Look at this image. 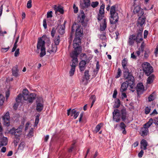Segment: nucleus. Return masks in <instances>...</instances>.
Wrapping results in <instances>:
<instances>
[{
    "label": "nucleus",
    "instance_id": "64",
    "mask_svg": "<svg viewBox=\"0 0 158 158\" xmlns=\"http://www.w3.org/2000/svg\"><path fill=\"white\" fill-rule=\"evenodd\" d=\"M153 123L156 125H158V117L155 118L153 119Z\"/></svg>",
    "mask_w": 158,
    "mask_h": 158
},
{
    "label": "nucleus",
    "instance_id": "57",
    "mask_svg": "<svg viewBox=\"0 0 158 158\" xmlns=\"http://www.w3.org/2000/svg\"><path fill=\"white\" fill-rule=\"evenodd\" d=\"M20 140L19 137H18L16 135L15 136V138L14 139V141L16 143H17L19 142Z\"/></svg>",
    "mask_w": 158,
    "mask_h": 158
},
{
    "label": "nucleus",
    "instance_id": "12",
    "mask_svg": "<svg viewBox=\"0 0 158 158\" xmlns=\"http://www.w3.org/2000/svg\"><path fill=\"white\" fill-rule=\"evenodd\" d=\"M83 34V29L81 26H78L77 28L75 33V36L81 37Z\"/></svg>",
    "mask_w": 158,
    "mask_h": 158
},
{
    "label": "nucleus",
    "instance_id": "19",
    "mask_svg": "<svg viewBox=\"0 0 158 158\" xmlns=\"http://www.w3.org/2000/svg\"><path fill=\"white\" fill-rule=\"evenodd\" d=\"M22 97L23 99V100H27L28 99V97H29V91L28 90L26 89H24L22 92Z\"/></svg>",
    "mask_w": 158,
    "mask_h": 158
},
{
    "label": "nucleus",
    "instance_id": "23",
    "mask_svg": "<svg viewBox=\"0 0 158 158\" xmlns=\"http://www.w3.org/2000/svg\"><path fill=\"white\" fill-rule=\"evenodd\" d=\"M146 19L145 18H141L139 17V18L138 20V23L141 27L140 28L143 27V25L145 23Z\"/></svg>",
    "mask_w": 158,
    "mask_h": 158
},
{
    "label": "nucleus",
    "instance_id": "50",
    "mask_svg": "<svg viewBox=\"0 0 158 158\" xmlns=\"http://www.w3.org/2000/svg\"><path fill=\"white\" fill-rule=\"evenodd\" d=\"M121 73V71L119 68H118V70L117 74L115 76V78H117L119 77L120 76Z\"/></svg>",
    "mask_w": 158,
    "mask_h": 158
},
{
    "label": "nucleus",
    "instance_id": "56",
    "mask_svg": "<svg viewBox=\"0 0 158 158\" xmlns=\"http://www.w3.org/2000/svg\"><path fill=\"white\" fill-rule=\"evenodd\" d=\"M154 99V97L152 94L150 95L148 97V101L151 102Z\"/></svg>",
    "mask_w": 158,
    "mask_h": 158
},
{
    "label": "nucleus",
    "instance_id": "43",
    "mask_svg": "<svg viewBox=\"0 0 158 158\" xmlns=\"http://www.w3.org/2000/svg\"><path fill=\"white\" fill-rule=\"evenodd\" d=\"M25 147V143L24 142H22L19 145V149L20 150H23Z\"/></svg>",
    "mask_w": 158,
    "mask_h": 158
},
{
    "label": "nucleus",
    "instance_id": "7",
    "mask_svg": "<svg viewBox=\"0 0 158 158\" xmlns=\"http://www.w3.org/2000/svg\"><path fill=\"white\" fill-rule=\"evenodd\" d=\"M2 119L3 121L4 125L7 127H8L10 125V117L9 114L8 112H6L4 116L2 117Z\"/></svg>",
    "mask_w": 158,
    "mask_h": 158
},
{
    "label": "nucleus",
    "instance_id": "27",
    "mask_svg": "<svg viewBox=\"0 0 158 158\" xmlns=\"http://www.w3.org/2000/svg\"><path fill=\"white\" fill-rule=\"evenodd\" d=\"M18 66L17 65L13 67L12 69V74L15 77H17L18 76Z\"/></svg>",
    "mask_w": 158,
    "mask_h": 158
},
{
    "label": "nucleus",
    "instance_id": "63",
    "mask_svg": "<svg viewBox=\"0 0 158 158\" xmlns=\"http://www.w3.org/2000/svg\"><path fill=\"white\" fill-rule=\"evenodd\" d=\"M137 14H138V15L139 16H141L143 15V10L141 9L138 12Z\"/></svg>",
    "mask_w": 158,
    "mask_h": 158
},
{
    "label": "nucleus",
    "instance_id": "4",
    "mask_svg": "<svg viewBox=\"0 0 158 158\" xmlns=\"http://www.w3.org/2000/svg\"><path fill=\"white\" fill-rule=\"evenodd\" d=\"M123 77L124 78L127 79L128 82L131 81H134V77L132 75V74L130 73L129 70L128 69H127L123 70Z\"/></svg>",
    "mask_w": 158,
    "mask_h": 158
},
{
    "label": "nucleus",
    "instance_id": "11",
    "mask_svg": "<svg viewBox=\"0 0 158 158\" xmlns=\"http://www.w3.org/2000/svg\"><path fill=\"white\" fill-rule=\"evenodd\" d=\"M136 90L138 94H141L143 93L144 91V87L142 83H139L137 85Z\"/></svg>",
    "mask_w": 158,
    "mask_h": 158
},
{
    "label": "nucleus",
    "instance_id": "36",
    "mask_svg": "<svg viewBox=\"0 0 158 158\" xmlns=\"http://www.w3.org/2000/svg\"><path fill=\"white\" fill-rule=\"evenodd\" d=\"M89 99L91 101H92V103L90 107L91 108L96 101V98L95 96L94 95H92L90 98Z\"/></svg>",
    "mask_w": 158,
    "mask_h": 158
},
{
    "label": "nucleus",
    "instance_id": "38",
    "mask_svg": "<svg viewBox=\"0 0 158 158\" xmlns=\"http://www.w3.org/2000/svg\"><path fill=\"white\" fill-rule=\"evenodd\" d=\"M135 84H134V81H131L129 82V85L130 87L131 90H132L133 91H134V87L135 86Z\"/></svg>",
    "mask_w": 158,
    "mask_h": 158
},
{
    "label": "nucleus",
    "instance_id": "59",
    "mask_svg": "<svg viewBox=\"0 0 158 158\" xmlns=\"http://www.w3.org/2000/svg\"><path fill=\"white\" fill-rule=\"evenodd\" d=\"M43 26L45 29H46L47 28V24L46 23V20L45 19H44L43 20Z\"/></svg>",
    "mask_w": 158,
    "mask_h": 158
},
{
    "label": "nucleus",
    "instance_id": "21",
    "mask_svg": "<svg viewBox=\"0 0 158 158\" xmlns=\"http://www.w3.org/2000/svg\"><path fill=\"white\" fill-rule=\"evenodd\" d=\"M102 23L100 25V29L101 31H103L105 30L106 27V22L105 19H103Z\"/></svg>",
    "mask_w": 158,
    "mask_h": 158
},
{
    "label": "nucleus",
    "instance_id": "31",
    "mask_svg": "<svg viewBox=\"0 0 158 158\" xmlns=\"http://www.w3.org/2000/svg\"><path fill=\"white\" fill-rule=\"evenodd\" d=\"M16 101L17 103L20 102L22 103L23 99L21 94H19L16 98Z\"/></svg>",
    "mask_w": 158,
    "mask_h": 158
},
{
    "label": "nucleus",
    "instance_id": "40",
    "mask_svg": "<svg viewBox=\"0 0 158 158\" xmlns=\"http://www.w3.org/2000/svg\"><path fill=\"white\" fill-rule=\"evenodd\" d=\"M104 8L105 5L104 4H102L100 6V9L99 10V14H102V15H104Z\"/></svg>",
    "mask_w": 158,
    "mask_h": 158
},
{
    "label": "nucleus",
    "instance_id": "45",
    "mask_svg": "<svg viewBox=\"0 0 158 158\" xmlns=\"http://www.w3.org/2000/svg\"><path fill=\"white\" fill-rule=\"evenodd\" d=\"M99 2L98 1L93 2L91 4V5L93 8H95L98 5Z\"/></svg>",
    "mask_w": 158,
    "mask_h": 158
},
{
    "label": "nucleus",
    "instance_id": "37",
    "mask_svg": "<svg viewBox=\"0 0 158 158\" xmlns=\"http://www.w3.org/2000/svg\"><path fill=\"white\" fill-rule=\"evenodd\" d=\"M83 1L85 5L84 8H87L90 6V0H83Z\"/></svg>",
    "mask_w": 158,
    "mask_h": 158
},
{
    "label": "nucleus",
    "instance_id": "44",
    "mask_svg": "<svg viewBox=\"0 0 158 158\" xmlns=\"http://www.w3.org/2000/svg\"><path fill=\"white\" fill-rule=\"evenodd\" d=\"M99 69L100 65L99 64V63L98 61H97L96 63V69L94 70V73H96V74H97L98 72Z\"/></svg>",
    "mask_w": 158,
    "mask_h": 158
},
{
    "label": "nucleus",
    "instance_id": "17",
    "mask_svg": "<svg viewBox=\"0 0 158 158\" xmlns=\"http://www.w3.org/2000/svg\"><path fill=\"white\" fill-rule=\"evenodd\" d=\"M86 61L85 60H81L79 64V68L81 72L83 71L86 68Z\"/></svg>",
    "mask_w": 158,
    "mask_h": 158
},
{
    "label": "nucleus",
    "instance_id": "46",
    "mask_svg": "<svg viewBox=\"0 0 158 158\" xmlns=\"http://www.w3.org/2000/svg\"><path fill=\"white\" fill-rule=\"evenodd\" d=\"M4 101V98L3 95L0 94V106L3 104Z\"/></svg>",
    "mask_w": 158,
    "mask_h": 158
},
{
    "label": "nucleus",
    "instance_id": "30",
    "mask_svg": "<svg viewBox=\"0 0 158 158\" xmlns=\"http://www.w3.org/2000/svg\"><path fill=\"white\" fill-rule=\"evenodd\" d=\"M120 127L121 130H123L122 133L123 134H126L127 133V131L125 130L126 127L125 124L123 122H121L120 124Z\"/></svg>",
    "mask_w": 158,
    "mask_h": 158
},
{
    "label": "nucleus",
    "instance_id": "54",
    "mask_svg": "<svg viewBox=\"0 0 158 158\" xmlns=\"http://www.w3.org/2000/svg\"><path fill=\"white\" fill-rule=\"evenodd\" d=\"M31 0H29L27 4V7L28 8H30L31 7L32 5H31Z\"/></svg>",
    "mask_w": 158,
    "mask_h": 158
},
{
    "label": "nucleus",
    "instance_id": "25",
    "mask_svg": "<svg viewBox=\"0 0 158 158\" xmlns=\"http://www.w3.org/2000/svg\"><path fill=\"white\" fill-rule=\"evenodd\" d=\"M44 108L43 103L38 102L37 103L36 109L38 112L41 111Z\"/></svg>",
    "mask_w": 158,
    "mask_h": 158
},
{
    "label": "nucleus",
    "instance_id": "51",
    "mask_svg": "<svg viewBox=\"0 0 158 158\" xmlns=\"http://www.w3.org/2000/svg\"><path fill=\"white\" fill-rule=\"evenodd\" d=\"M39 115H37L36 116V118L35 120V126H36L39 122Z\"/></svg>",
    "mask_w": 158,
    "mask_h": 158
},
{
    "label": "nucleus",
    "instance_id": "55",
    "mask_svg": "<svg viewBox=\"0 0 158 158\" xmlns=\"http://www.w3.org/2000/svg\"><path fill=\"white\" fill-rule=\"evenodd\" d=\"M103 14L102 15V14H98V17L97 18L98 20L99 21H100L101 20L103 17Z\"/></svg>",
    "mask_w": 158,
    "mask_h": 158
},
{
    "label": "nucleus",
    "instance_id": "33",
    "mask_svg": "<svg viewBox=\"0 0 158 158\" xmlns=\"http://www.w3.org/2000/svg\"><path fill=\"white\" fill-rule=\"evenodd\" d=\"M153 122V120L152 118H150L149 121L148 122L146 123L145 124H144L143 125V126H145L146 127H147V128H148L152 124Z\"/></svg>",
    "mask_w": 158,
    "mask_h": 158
},
{
    "label": "nucleus",
    "instance_id": "1",
    "mask_svg": "<svg viewBox=\"0 0 158 158\" xmlns=\"http://www.w3.org/2000/svg\"><path fill=\"white\" fill-rule=\"evenodd\" d=\"M47 41L48 44L50 43V39L45 36L43 35L42 38H40L38 40L37 48L38 51V52H39V50H40V57H42L46 54V51L45 48V41Z\"/></svg>",
    "mask_w": 158,
    "mask_h": 158
},
{
    "label": "nucleus",
    "instance_id": "28",
    "mask_svg": "<svg viewBox=\"0 0 158 158\" xmlns=\"http://www.w3.org/2000/svg\"><path fill=\"white\" fill-rule=\"evenodd\" d=\"M142 148L145 150L147 149V146L148 145V143L144 139H142L141 142Z\"/></svg>",
    "mask_w": 158,
    "mask_h": 158
},
{
    "label": "nucleus",
    "instance_id": "53",
    "mask_svg": "<svg viewBox=\"0 0 158 158\" xmlns=\"http://www.w3.org/2000/svg\"><path fill=\"white\" fill-rule=\"evenodd\" d=\"M73 7L74 9V12L75 13H77L78 11V8L77 7H76L75 4H74L73 6Z\"/></svg>",
    "mask_w": 158,
    "mask_h": 158
},
{
    "label": "nucleus",
    "instance_id": "3",
    "mask_svg": "<svg viewBox=\"0 0 158 158\" xmlns=\"http://www.w3.org/2000/svg\"><path fill=\"white\" fill-rule=\"evenodd\" d=\"M143 70L147 76L149 75L153 72V68L150 64L148 62H145L142 64Z\"/></svg>",
    "mask_w": 158,
    "mask_h": 158
},
{
    "label": "nucleus",
    "instance_id": "48",
    "mask_svg": "<svg viewBox=\"0 0 158 158\" xmlns=\"http://www.w3.org/2000/svg\"><path fill=\"white\" fill-rule=\"evenodd\" d=\"M9 133L12 135H14L15 136V128L14 127L12 128L9 131Z\"/></svg>",
    "mask_w": 158,
    "mask_h": 158
},
{
    "label": "nucleus",
    "instance_id": "5",
    "mask_svg": "<svg viewBox=\"0 0 158 158\" xmlns=\"http://www.w3.org/2000/svg\"><path fill=\"white\" fill-rule=\"evenodd\" d=\"M143 28V27L140 28L137 31V34L136 37H135V39L136 40V42L137 44L140 43L143 40L142 33Z\"/></svg>",
    "mask_w": 158,
    "mask_h": 158
},
{
    "label": "nucleus",
    "instance_id": "42",
    "mask_svg": "<svg viewBox=\"0 0 158 158\" xmlns=\"http://www.w3.org/2000/svg\"><path fill=\"white\" fill-rule=\"evenodd\" d=\"M85 18V16L84 14L82 15L81 17H78V20L79 22L81 23L82 25H83V23L84 22Z\"/></svg>",
    "mask_w": 158,
    "mask_h": 158
},
{
    "label": "nucleus",
    "instance_id": "60",
    "mask_svg": "<svg viewBox=\"0 0 158 158\" xmlns=\"http://www.w3.org/2000/svg\"><path fill=\"white\" fill-rule=\"evenodd\" d=\"M33 128H31L30 130L29 133L28 134V136L29 137H31L33 135Z\"/></svg>",
    "mask_w": 158,
    "mask_h": 158
},
{
    "label": "nucleus",
    "instance_id": "2",
    "mask_svg": "<svg viewBox=\"0 0 158 158\" xmlns=\"http://www.w3.org/2000/svg\"><path fill=\"white\" fill-rule=\"evenodd\" d=\"M110 21L111 24H116L118 21V15L116 11V6H112L110 9Z\"/></svg>",
    "mask_w": 158,
    "mask_h": 158
},
{
    "label": "nucleus",
    "instance_id": "24",
    "mask_svg": "<svg viewBox=\"0 0 158 158\" xmlns=\"http://www.w3.org/2000/svg\"><path fill=\"white\" fill-rule=\"evenodd\" d=\"M36 95L34 93H31L29 95L27 100L29 102L32 103L35 98Z\"/></svg>",
    "mask_w": 158,
    "mask_h": 158
},
{
    "label": "nucleus",
    "instance_id": "61",
    "mask_svg": "<svg viewBox=\"0 0 158 158\" xmlns=\"http://www.w3.org/2000/svg\"><path fill=\"white\" fill-rule=\"evenodd\" d=\"M52 11H50L49 12H48L47 13V17L48 18H51L52 16Z\"/></svg>",
    "mask_w": 158,
    "mask_h": 158
},
{
    "label": "nucleus",
    "instance_id": "15",
    "mask_svg": "<svg viewBox=\"0 0 158 158\" xmlns=\"http://www.w3.org/2000/svg\"><path fill=\"white\" fill-rule=\"evenodd\" d=\"M66 22L64 21V24L61 25H59L58 27V32L60 34H63L65 32V24Z\"/></svg>",
    "mask_w": 158,
    "mask_h": 158
},
{
    "label": "nucleus",
    "instance_id": "52",
    "mask_svg": "<svg viewBox=\"0 0 158 158\" xmlns=\"http://www.w3.org/2000/svg\"><path fill=\"white\" fill-rule=\"evenodd\" d=\"M151 110L150 107H147L145 108V113L146 114H148L149 113Z\"/></svg>",
    "mask_w": 158,
    "mask_h": 158
},
{
    "label": "nucleus",
    "instance_id": "13",
    "mask_svg": "<svg viewBox=\"0 0 158 158\" xmlns=\"http://www.w3.org/2000/svg\"><path fill=\"white\" fill-rule=\"evenodd\" d=\"M120 114L122 120L124 121L127 117V114L126 109L124 108L122 109L120 112Z\"/></svg>",
    "mask_w": 158,
    "mask_h": 158
},
{
    "label": "nucleus",
    "instance_id": "62",
    "mask_svg": "<svg viewBox=\"0 0 158 158\" xmlns=\"http://www.w3.org/2000/svg\"><path fill=\"white\" fill-rule=\"evenodd\" d=\"M5 94L6 99H7L10 96V92L9 90L8 89L7 91H6L5 93Z\"/></svg>",
    "mask_w": 158,
    "mask_h": 158
},
{
    "label": "nucleus",
    "instance_id": "29",
    "mask_svg": "<svg viewBox=\"0 0 158 158\" xmlns=\"http://www.w3.org/2000/svg\"><path fill=\"white\" fill-rule=\"evenodd\" d=\"M57 50V47L56 45H52L51 46V49H49L47 51V52H49L51 53L52 52H55Z\"/></svg>",
    "mask_w": 158,
    "mask_h": 158
},
{
    "label": "nucleus",
    "instance_id": "41",
    "mask_svg": "<svg viewBox=\"0 0 158 158\" xmlns=\"http://www.w3.org/2000/svg\"><path fill=\"white\" fill-rule=\"evenodd\" d=\"M54 42L56 45H57L60 43V36L59 35L56 36L54 40Z\"/></svg>",
    "mask_w": 158,
    "mask_h": 158
},
{
    "label": "nucleus",
    "instance_id": "10",
    "mask_svg": "<svg viewBox=\"0 0 158 158\" xmlns=\"http://www.w3.org/2000/svg\"><path fill=\"white\" fill-rule=\"evenodd\" d=\"M7 138L3 136L2 133H0V146H5L7 144Z\"/></svg>",
    "mask_w": 158,
    "mask_h": 158
},
{
    "label": "nucleus",
    "instance_id": "49",
    "mask_svg": "<svg viewBox=\"0 0 158 158\" xmlns=\"http://www.w3.org/2000/svg\"><path fill=\"white\" fill-rule=\"evenodd\" d=\"M75 69L74 68H71L69 71V74L70 76H73L74 73Z\"/></svg>",
    "mask_w": 158,
    "mask_h": 158
},
{
    "label": "nucleus",
    "instance_id": "58",
    "mask_svg": "<svg viewBox=\"0 0 158 158\" xmlns=\"http://www.w3.org/2000/svg\"><path fill=\"white\" fill-rule=\"evenodd\" d=\"M56 32V30L55 28L54 27L52 29V31H51V35L52 37H54L55 34Z\"/></svg>",
    "mask_w": 158,
    "mask_h": 158
},
{
    "label": "nucleus",
    "instance_id": "34",
    "mask_svg": "<svg viewBox=\"0 0 158 158\" xmlns=\"http://www.w3.org/2000/svg\"><path fill=\"white\" fill-rule=\"evenodd\" d=\"M154 76L153 75L149 76L148 78L147 83L149 84L152 83L154 79Z\"/></svg>",
    "mask_w": 158,
    "mask_h": 158
},
{
    "label": "nucleus",
    "instance_id": "39",
    "mask_svg": "<svg viewBox=\"0 0 158 158\" xmlns=\"http://www.w3.org/2000/svg\"><path fill=\"white\" fill-rule=\"evenodd\" d=\"M102 126V123H100L99 124H98V125H97L94 131V132L96 133L98 132L99 130H100Z\"/></svg>",
    "mask_w": 158,
    "mask_h": 158
},
{
    "label": "nucleus",
    "instance_id": "35",
    "mask_svg": "<svg viewBox=\"0 0 158 158\" xmlns=\"http://www.w3.org/2000/svg\"><path fill=\"white\" fill-rule=\"evenodd\" d=\"M89 71L88 70H86L85 71L84 73V78H85L86 80H88L89 79L90 76L89 74Z\"/></svg>",
    "mask_w": 158,
    "mask_h": 158
},
{
    "label": "nucleus",
    "instance_id": "14",
    "mask_svg": "<svg viewBox=\"0 0 158 158\" xmlns=\"http://www.w3.org/2000/svg\"><path fill=\"white\" fill-rule=\"evenodd\" d=\"M148 129L147 127L143 126V127L141 128L140 130L139 134L141 136H145L148 134Z\"/></svg>",
    "mask_w": 158,
    "mask_h": 158
},
{
    "label": "nucleus",
    "instance_id": "8",
    "mask_svg": "<svg viewBox=\"0 0 158 158\" xmlns=\"http://www.w3.org/2000/svg\"><path fill=\"white\" fill-rule=\"evenodd\" d=\"M79 112H77L75 109H73L71 110V109H69L67 110V114L68 116L71 114V116H73V118L76 119L79 115Z\"/></svg>",
    "mask_w": 158,
    "mask_h": 158
},
{
    "label": "nucleus",
    "instance_id": "16",
    "mask_svg": "<svg viewBox=\"0 0 158 158\" xmlns=\"http://www.w3.org/2000/svg\"><path fill=\"white\" fill-rule=\"evenodd\" d=\"M129 82L127 81L123 82L121 85L120 91L121 92H123L126 91L128 86Z\"/></svg>",
    "mask_w": 158,
    "mask_h": 158
},
{
    "label": "nucleus",
    "instance_id": "9",
    "mask_svg": "<svg viewBox=\"0 0 158 158\" xmlns=\"http://www.w3.org/2000/svg\"><path fill=\"white\" fill-rule=\"evenodd\" d=\"M81 37L76 36L73 41V47L74 49H78L81 44Z\"/></svg>",
    "mask_w": 158,
    "mask_h": 158
},
{
    "label": "nucleus",
    "instance_id": "26",
    "mask_svg": "<svg viewBox=\"0 0 158 158\" xmlns=\"http://www.w3.org/2000/svg\"><path fill=\"white\" fill-rule=\"evenodd\" d=\"M77 49H74V51L70 54V56L72 58H77L79 53L77 52Z\"/></svg>",
    "mask_w": 158,
    "mask_h": 158
},
{
    "label": "nucleus",
    "instance_id": "22",
    "mask_svg": "<svg viewBox=\"0 0 158 158\" xmlns=\"http://www.w3.org/2000/svg\"><path fill=\"white\" fill-rule=\"evenodd\" d=\"M23 130V126H20L17 129H15V135L20 137V135L21 134Z\"/></svg>",
    "mask_w": 158,
    "mask_h": 158
},
{
    "label": "nucleus",
    "instance_id": "20",
    "mask_svg": "<svg viewBox=\"0 0 158 158\" xmlns=\"http://www.w3.org/2000/svg\"><path fill=\"white\" fill-rule=\"evenodd\" d=\"M53 8L55 10V13H56L58 12H59L61 14H62L64 13L63 9L62 7L60 6H57L56 5H55L53 6Z\"/></svg>",
    "mask_w": 158,
    "mask_h": 158
},
{
    "label": "nucleus",
    "instance_id": "18",
    "mask_svg": "<svg viewBox=\"0 0 158 158\" xmlns=\"http://www.w3.org/2000/svg\"><path fill=\"white\" fill-rule=\"evenodd\" d=\"M136 41L135 39V35H131L129 37L128 43L130 45H133L135 41Z\"/></svg>",
    "mask_w": 158,
    "mask_h": 158
},
{
    "label": "nucleus",
    "instance_id": "32",
    "mask_svg": "<svg viewBox=\"0 0 158 158\" xmlns=\"http://www.w3.org/2000/svg\"><path fill=\"white\" fill-rule=\"evenodd\" d=\"M127 60L126 58H124L122 61V65L123 69H128L127 66Z\"/></svg>",
    "mask_w": 158,
    "mask_h": 158
},
{
    "label": "nucleus",
    "instance_id": "6",
    "mask_svg": "<svg viewBox=\"0 0 158 158\" xmlns=\"http://www.w3.org/2000/svg\"><path fill=\"white\" fill-rule=\"evenodd\" d=\"M120 111L118 109H115L113 112V119L116 122H118L120 120Z\"/></svg>",
    "mask_w": 158,
    "mask_h": 158
},
{
    "label": "nucleus",
    "instance_id": "47",
    "mask_svg": "<svg viewBox=\"0 0 158 158\" xmlns=\"http://www.w3.org/2000/svg\"><path fill=\"white\" fill-rule=\"evenodd\" d=\"M141 9L140 7L139 6H136L135 7L134 10V12L135 14H137L138 12Z\"/></svg>",
    "mask_w": 158,
    "mask_h": 158
}]
</instances>
